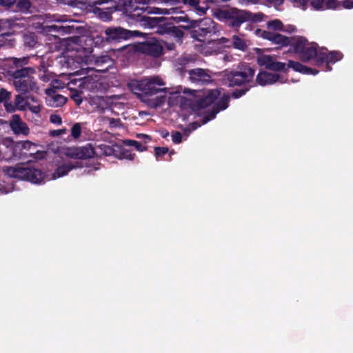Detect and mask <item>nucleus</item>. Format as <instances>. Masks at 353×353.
<instances>
[{
	"instance_id": "20e7f679",
	"label": "nucleus",
	"mask_w": 353,
	"mask_h": 353,
	"mask_svg": "<svg viewBox=\"0 0 353 353\" xmlns=\"http://www.w3.org/2000/svg\"><path fill=\"white\" fill-rule=\"evenodd\" d=\"M213 17L226 26L239 31L241 26L246 22L257 23L263 20L264 14L261 12L252 13L245 10L234 7L216 8Z\"/></svg>"
},
{
	"instance_id": "bb28decb",
	"label": "nucleus",
	"mask_w": 353,
	"mask_h": 353,
	"mask_svg": "<svg viewBox=\"0 0 353 353\" xmlns=\"http://www.w3.org/2000/svg\"><path fill=\"white\" fill-rule=\"evenodd\" d=\"M96 150V157H101V156H110L113 154L114 150L112 146L108 145L106 144H100L94 148Z\"/></svg>"
},
{
	"instance_id": "864d4df0",
	"label": "nucleus",
	"mask_w": 353,
	"mask_h": 353,
	"mask_svg": "<svg viewBox=\"0 0 353 353\" xmlns=\"http://www.w3.org/2000/svg\"><path fill=\"white\" fill-rule=\"evenodd\" d=\"M172 139L174 143H180L182 141L181 133L179 131L173 132L172 134Z\"/></svg>"
},
{
	"instance_id": "09e8293b",
	"label": "nucleus",
	"mask_w": 353,
	"mask_h": 353,
	"mask_svg": "<svg viewBox=\"0 0 353 353\" xmlns=\"http://www.w3.org/2000/svg\"><path fill=\"white\" fill-rule=\"evenodd\" d=\"M109 122V126L111 128L119 127L121 125V121L119 119L114 118H105Z\"/></svg>"
},
{
	"instance_id": "473e14b6",
	"label": "nucleus",
	"mask_w": 353,
	"mask_h": 353,
	"mask_svg": "<svg viewBox=\"0 0 353 353\" xmlns=\"http://www.w3.org/2000/svg\"><path fill=\"white\" fill-rule=\"evenodd\" d=\"M267 28L266 31L276 32L283 30V25L281 20L274 19L267 23Z\"/></svg>"
},
{
	"instance_id": "5fc2aeb1",
	"label": "nucleus",
	"mask_w": 353,
	"mask_h": 353,
	"mask_svg": "<svg viewBox=\"0 0 353 353\" xmlns=\"http://www.w3.org/2000/svg\"><path fill=\"white\" fill-rule=\"evenodd\" d=\"M121 155L123 156V158L129 160H133L135 157V154L132 153L130 151L125 149L122 150Z\"/></svg>"
},
{
	"instance_id": "7ed1b4c3",
	"label": "nucleus",
	"mask_w": 353,
	"mask_h": 353,
	"mask_svg": "<svg viewBox=\"0 0 353 353\" xmlns=\"http://www.w3.org/2000/svg\"><path fill=\"white\" fill-rule=\"evenodd\" d=\"M186 30H190V37L201 42L217 46H228L230 40L225 37L218 38L221 32V26L210 18L201 20H193L190 25L183 26Z\"/></svg>"
},
{
	"instance_id": "4be33fe9",
	"label": "nucleus",
	"mask_w": 353,
	"mask_h": 353,
	"mask_svg": "<svg viewBox=\"0 0 353 353\" xmlns=\"http://www.w3.org/2000/svg\"><path fill=\"white\" fill-rule=\"evenodd\" d=\"M129 16L135 21L142 23L143 25L152 26L151 21H153L154 19L147 16L144 8H135L130 12Z\"/></svg>"
},
{
	"instance_id": "6e6d98bb",
	"label": "nucleus",
	"mask_w": 353,
	"mask_h": 353,
	"mask_svg": "<svg viewBox=\"0 0 353 353\" xmlns=\"http://www.w3.org/2000/svg\"><path fill=\"white\" fill-rule=\"evenodd\" d=\"M174 20L176 23L186 22L188 23L187 25H190V22L193 21V20H190V18L188 17V16L186 14L185 16L176 17L174 19Z\"/></svg>"
},
{
	"instance_id": "ea45409f",
	"label": "nucleus",
	"mask_w": 353,
	"mask_h": 353,
	"mask_svg": "<svg viewBox=\"0 0 353 353\" xmlns=\"http://www.w3.org/2000/svg\"><path fill=\"white\" fill-rule=\"evenodd\" d=\"M341 8V1L337 0H325V10L327 9H340Z\"/></svg>"
},
{
	"instance_id": "c756f323",
	"label": "nucleus",
	"mask_w": 353,
	"mask_h": 353,
	"mask_svg": "<svg viewBox=\"0 0 353 353\" xmlns=\"http://www.w3.org/2000/svg\"><path fill=\"white\" fill-rule=\"evenodd\" d=\"M216 102H214L213 105L219 111L225 110L228 105L230 102V96L228 94H223L219 100H216Z\"/></svg>"
},
{
	"instance_id": "a211bd4d",
	"label": "nucleus",
	"mask_w": 353,
	"mask_h": 353,
	"mask_svg": "<svg viewBox=\"0 0 353 353\" xmlns=\"http://www.w3.org/2000/svg\"><path fill=\"white\" fill-rule=\"evenodd\" d=\"M46 94L48 96L47 103L49 106L58 108L61 107L67 102L66 97L61 94H56L54 88H50L46 90Z\"/></svg>"
},
{
	"instance_id": "e2e57ef3",
	"label": "nucleus",
	"mask_w": 353,
	"mask_h": 353,
	"mask_svg": "<svg viewBox=\"0 0 353 353\" xmlns=\"http://www.w3.org/2000/svg\"><path fill=\"white\" fill-rule=\"evenodd\" d=\"M268 3L273 5L274 6H279L282 5L284 0H265Z\"/></svg>"
},
{
	"instance_id": "4d7b16f0",
	"label": "nucleus",
	"mask_w": 353,
	"mask_h": 353,
	"mask_svg": "<svg viewBox=\"0 0 353 353\" xmlns=\"http://www.w3.org/2000/svg\"><path fill=\"white\" fill-rule=\"evenodd\" d=\"M39 79L43 82L47 83L50 80L51 75L47 70H45L42 74H39Z\"/></svg>"
},
{
	"instance_id": "393cba45",
	"label": "nucleus",
	"mask_w": 353,
	"mask_h": 353,
	"mask_svg": "<svg viewBox=\"0 0 353 353\" xmlns=\"http://www.w3.org/2000/svg\"><path fill=\"white\" fill-rule=\"evenodd\" d=\"M37 35L34 32L26 33L23 36V42L25 47L32 49L38 44Z\"/></svg>"
},
{
	"instance_id": "f8f14e48",
	"label": "nucleus",
	"mask_w": 353,
	"mask_h": 353,
	"mask_svg": "<svg viewBox=\"0 0 353 353\" xmlns=\"http://www.w3.org/2000/svg\"><path fill=\"white\" fill-rule=\"evenodd\" d=\"M139 52L154 58L162 55L163 48L161 43L154 39L140 43L137 47Z\"/></svg>"
},
{
	"instance_id": "de8ad7c7",
	"label": "nucleus",
	"mask_w": 353,
	"mask_h": 353,
	"mask_svg": "<svg viewBox=\"0 0 353 353\" xmlns=\"http://www.w3.org/2000/svg\"><path fill=\"white\" fill-rule=\"evenodd\" d=\"M294 6L297 8H300L302 10L307 8V5L309 3V0H290Z\"/></svg>"
},
{
	"instance_id": "37998d69",
	"label": "nucleus",
	"mask_w": 353,
	"mask_h": 353,
	"mask_svg": "<svg viewBox=\"0 0 353 353\" xmlns=\"http://www.w3.org/2000/svg\"><path fill=\"white\" fill-rule=\"evenodd\" d=\"M16 3L17 0H1L0 1V6L13 11Z\"/></svg>"
},
{
	"instance_id": "f3484780",
	"label": "nucleus",
	"mask_w": 353,
	"mask_h": 353,
	"mask_svg": "<svg viewBox=\"0 0 353 353\" xmlns=\"http://www.w3.org/2000/svg\"><path fill=\"white\" fill-rule=\"evenodd\" d=\"M10 127L15 134L28 135L30 129L19 114H13L10 121Z\"/></svg>"
},
{
	"instance_id": "e433bc0d",
	"label": "nucleus",
	"mask_w": 353,
	"mask_h": 353,
	"mask_svg": "<svg viewBox=\"0 0 353 353\" xmlns=\"http://www.w3.org/2000/svg\"><path fill=\"white\" fill-rule=\"evenodd\" d=\"M81 94V91H79L77 89L70 88V97L78 105H79L83 101Z\"/></svg>"
},
{
	"instance_id": "ddd939ff",
	"label": "nucleus",
	"mask_w": 353,
	"mask_h": 353,
	"mask_svg": "<svg viewBox=\"0 0 353 353\" xmlns=\"http://www.w3.org/2000/svg\"><path fill=\"white\" fill-rule=\"evenodd\" d=\"M221 92L216 89L210 90L208 92L196 100L194 107L196 110L204 109L211 105H214V102L220 97Z\"/></svg>"
},
{
	"instance_id": "69168bd1",
	"label": "nucleus",
	"mask_w": 353,
	"mask_h": 353,
	"mask_svg": "<svg viewBox=\"0 0 353 353\" xmlns=\"http://www.w3.org/2000/svg\"><path fill=\"white\" fill-rule=\"evenodd\" d=\"M160 134L163 138L165 139L169 136V132L167 130L163 129L160 131Z\"/></svg>"
},
{
	"instance_id": "f03ea898",
	"label": "nucleus",
	"mask_w": 353,
	"mask_h": 353,
	"mask_svg": "<svg viewBox=\"0 0 353 353\" xmlns=\"http://www.w3.org/2000/svg\"><path fill=\"white\" fill-rule=\"evenodd\" d=\"M254 67L245 62L239 63L235 68L223 71V83L229 88L239 87L231 92V97L239 99L244 96L254 85Z\"/></svg>"
},
{
	"instance_id": "a878e982",
	"label": "nucleus",
	"mask_w": 353,
	"mask_h": 353,
	"mask_svg": "<svg viewBox=\"0 0 353 353\" xmlns=\"http://www.w3.org/2000/svg\"><path fill=\"white\" fill-rule=\"evenodd\" d=\"M6 171V169L4 170ZM12 177L8 176L7 173H6V175L1 176H0V192L1 193H8L10 192L12 189V185L10 182V180Z\"/></svg>"
},
{
	"instance_id": "cd10ccee",
	"label": "nucleus",
	"mask_w": 353,
	"mask_h": 353,
	"mask_svg": "<svg viewBox=\"0 0 353 353\" xmlns=\"http://www.w3.org/2000/svg\"><path fill=\"white\" fill-rule=\"evenodd\" d=\"M188 6L192 8L199 15L205 14L208 7H202L199 6L200 0H187Z\"/></svg>"
},
{
	"instance_id": "58836bf2",
	"label": "nucleus",
	"mask_w": 353,
	"mask_h": 353,
	"mask_svg": "<svg viewBox=\"0 0 353 353\" xmlns=\"http://www.w3.org/2000/svg\"><path fill=\"white\" fill-rule=\"evenodd\" d=\"M81 123H75L71 128V136L74 139H78L81 134Z\"/></svg>"
},
{
	"instance_id": "bf43d9fd",
	"label": "nucleus",
	"mask_w": 353,
	"mask_h": 353,
	"mask_svg": "<svg viewBox=\"0 0 353 353\" xmlns=\"http://www.w3.org/2000/svg\"><path fill=\"white\" fill-rule=\"evenodd\" d=\"M165 2L170 3V5H173V6H177L181 3L188 6L187 0H166Z\"/></svg>"
},
{
	"instance_id": "39448f33",
	"label": "nucleus",
	"mask_w": 353,
	"mask_h": 353,
	"mask_svg": "<svg viewBox=\"0 0 353 353\" xmlns=\"http://www.w3.org/2000/svg\"><path fill=\"white\" fill-rule=\"evenodd\" d=\"M289 52L298 54L303 62H307L316 55L318 44L309 43L307 39L302 36L290 37Z\"/></svg>"
},
{
	"instance_id": "13d9d810",
	"label": "nucleus",
	"mask_w": 353,
	"mask_h": 353,
	"mask_svg": "<svg viewBox=\"0 0 353 353\" xmlns=\"http://www.w3.org/2000/svg\"><path fill=\"white\" fill-rule=\"evenodd\" d=\"M66 131H67V130L65 128L59 129V130H51L50 132V134L52 137H57V136H59L61 134H65L66 132Z\"/></svg>"
},
{
	"instance_id": "052dcab7",
	"label": "nucleus",
	"mask_w": 353,
	"mask_h": 353,
	"mask_svg": "<svg viewBox=\"0 0 353 353\" xmlns=\"http://www.w3.org/2000/svg\"><path fill=\"white\" fill-rule=\"evenodd\" d=\"M346 9L353 8V0H344L341 1V8Z\"/></svg>"
},
{
	"instance_id": "680f3d73",
	"label": "nucleus",
	"mask_w": 353,
	"mask_h": 353,
	"mask_svg": "<svg viewBox=\"0 0 353 353\" xmlns=\"http://www.w3.org/2000/svg\"><path fill=\"white\" fill-rule=\"evenodd\" d=\"M136 137L139 139H142L145 143H148L152 139L150 136L145 134H137Z\"/></svg>"
},
{
	"instance_id": "4c0bfd02",
	"label": "nucleus",
	"mask_w": 353,
	"mask_h": 353,
	"mask_svg": "<svg viewBox=\"0 0 353 353\" xmlns=\"http://www.w3.org/2000/svg\"><path fill=\"white\" fill-rule=\"evenodd\" d=\"M219 112L215 107L212 105V110L206 113V114L202 118L201 124H205L208 121L216 117V115Z\"/></svg>"
},
{
	"instance_id": "0eeeda50",
	"label": "nucleus",
	"mask_w": 353,
	"mask_h": 353,
	"mask_svg": "<svg viewBox=\"0 0 353 353\" xmlns=\"http://www.w3.org/2000/svg\"><path fill=\"white\" fill-rule=\"evenodd\" d=\"M6 172L8 176L30 181L35 184L41 183L46 176L45 173L40 169L32 167H7Z\"/></svg>"
},
{
	"instance_id": "c85d7f7f",
	"label": "nucleus",
	"mask_w": 353,
	"mask_h": 353,
	"mask_svg": "<svg viewBox=\"0 0 353 353\" xmlns=\"http://www.w3.org/2000/svg\"><path fill=\"white\" fill-rule=\"evenodd\" d=\"M31 6L30 0H19L14 6V12H27Z\"/></svg>"
},
{
	"instance_id": "338daca9",
	"label": "nucleus",
	"mask_w": 353,
	"mask_h": 353,
	"mask_svg": "<svg viewBox=\"0 0 353 353\" xmlns=\"http://www.w3.org/2000/svg\"><path fill=\"white\" fill-rule=\"evenodd\" d=\"M94 42L95 44H99L100 43H105L103 40H102V35L101 37H97L94 39Z\"/></svg>"
},
{
	"instance_id": "b1692460",
	"label": "nucleus",
	"mask_w": 353,
	"mask_h": 353,
	"mask_svg": "<svg viewBox=\"0 0 353 353\" xmlns=\"http://www.w3.org/2000/svg\"><path fill=\"white\" fill-rule=\"evenodd\" d=\"M79 164L80 163L79 162H77L74 164L68 163L59 165L53 172L52 178L55 179L67 175L72 169L81 167V165Z\"/></svg>"
},
{
	"instance_id": "774afa93",
	"label": "nucleus",
	"mask_w": 353,
	"mask_h": 353,
	"mask_svg": "<svg viewBox=\"0 0 353 353\" xmlns=\"http://www.w3.org/2000/svg\"><path fill=\"white\" fill-rule=\"evenodd\" d=\"M109 3V1L108 0H97V1H95V3L96 4H101V3Z\"/></svg>"
},
{
	"instance_id": "2eb2a0df",
	"label": "nucleus",
	"mask_w": 353,
	"mask_h": 353,
	"mask_svg": "<svg viewBox=\"0 0 353 353\" xmlns=\"http://www.w3.org/2000/svg\"><path fill=\"white\" fill-rule=\"evenodd\" d=\"M190 80L194 83L207 85L212 81L211 76L202 68H196L188 71Z\"/></svg>"
},
{
	"instance_id": "7c9ffc66",
	"label": "nucleus",
	"mask_w": 353,
	"mask_h": 353,
	"mask_svg": "<svg viewBox=\"0 0 353 353\" xmlns=\"http://www.w3.org/2000/svg\"><path fill=\"white\" fill-rule=\"evenodd\" d=\"M49 29L50 30L60 33L61 34H70V33H72L73 30H74L73 26H63V25H61V26L52 25V26H49Z\"/></svg>"
},
{
	"instance_id": "f257e3e1",
	"label": "nucleus",
	"mask_w": 353,
	"mask_h": 353,
	"mask_svg": "<svg viewBox=\"0 0 353 353\" xmlns=\"http://www.w3.org/2000/svg\"><path fill=\"white\" fill-rule=\"evenodd\" d=\"M30 57H10L0 60V70L5 79L12 82L16 91L21 94L37 92L39 87L34 75L36 68L29 65Z\"/></svg>"
},
{
	"instance_id": "0e129e2a",
	"label": "nucleus",
	"mask_w": 353,
	"mask_h": 353,
	"mask_svg": "<svg viewBox=\"0 0 353 353\" xmlns=\"http://www.w3.org/2000/svg\"><path fill=\"white\" fill-rule=\"evenodd\" d=\"M284 30L287 31V32H288L290 33H292V32H294L296 30V27L294 26L290 25Z\"/></svg>"
},
{
	"instance_id": "c03bdc74",
	"label": "nucleus",
	"mask_w": 353,
	"mask_h": 353,
	"mask_svg": "<svg viewBox=\"0 0 353 353\" xmlns=\"http://www.w3.org/2000/svg\"><path fill=\"white\" fill-rule=\"evenodd\" d=\"M22 95L23 94L20 93V94L16 95L14 98V104L17 109L20 110H22L25 108L24 97Z\"/></svg>"
},
{
	"instance_id": "6ab92c4d",
	"label": "nucleus",
	"mask_w": 353,
	"mask_h": 353,
	"mask_svg": "<svg viewBox=\"0 0 353 353\" xmlns=\"http://www.w3.org/2000/svg\"><path fill=\"white\" fill-rule=\"evenodd\" d=\"M183 26H175L171 23H165L160 27V32L170 34L179 41H181L184 36L183 29L186 30Z\"/></svg>"
},
{
	"instance_id": "2f4dec72",
	"label": "nucleus",
	"mask_w": 353,
	"mask_h": 353,
	"mask_svg": "<svg viewBox=\"0 0 353 353\" xmlns=\"http://www.w3.org/2000/svg\"><path fill=\"white\" fill-rule=\"evenodd\" d=\"M232 46L235 49L245 51L248 46L245 40L237 35H234L232 39Z\"/></svg>"
},
{
	"instance_id": "f704fd0d",
	"label": "nucleus",
	"mask_w": 353,
	"mask_h": 353,
	"mask_svg": "<svg viewBox=\"0 0 353 353\" xmlns=\"http://www.w3.org/2000/svg\"><path fill=\"white\" fill-rule=\"evenodd\" d=\"M112 59L108 55L101 56L97 57V59H96V65L97 66H103L105 64H108L105 69H101V70H108V67L112 65Z\"/></svg>"
},
{
	"instance_id": "412c9836",
	"label": "nucleus",
	"mask_w": 353,
	"mask_h": 353,
	"mask_svg": "<svg viewBox=\"0 0 353 353\" xmlns=\"http://www.w3.org/2000/svg\"><path fill=\"white\" fill-rule=\"evenodd\" d=\"M14 23L12 20H0V46L5 45L4 39L11 37L13 32L11 31Z\"/></svg>"
},
{
	"instance_id": "79ce46f5",
	"label": "nucleus",
	"mask_w": 353,
	"mask_h": 353,
	"mask_svg": "<svg viewBox=\"0 0 353 353\" xmlns=\"http://www.w3.org/2000/svg\"><path fill=\"white\" fill-rule=\"evenodd\" d=\"M12 94L6 88L0 89V103L2 102L9 101L11 99Z\"/></svg>"
},
{
	"instance_id": "3c124183",
	"label": "nucleus",
	"mask_w": 353,
	"mask_h": 353,
	"mask_svg": "<svg viewBox=\"0 0 353 353\" xmlns=\"http://www.w3.org/2000/svg\"><path fill=\"white\" fill-rule=\"evenodd\" d=\"M50 121L56 125H61L62 123V119L60 115L53 114L50 116Z\"/></svg>"
},
{
	"instance_id": "9d476101",
	"label": "nucleus",
	"mask_w": 353,
	"mask_h": 353,
	"mask_svg": "<svg viewBox=\"0 0 353 353\" xmlns=\"http://www.w3.org/2000/svg\"><path fill=\"white\" fill-rule=\"evenodd\" d=\"M343 57V54L339 51H331L326 52L323 50L321 51L316 50V55H315V64L320 67L323 64L325 65V70L330 71L332 67L330 65V63H335L336 61L341 60Z\"/></svg>"
},
{
	"instance_id": "9b49d317",
	"label": "nucleus",
	"mask_w": 353,
	"mask_h": 353,
	"mask_svg": "<svg viewBox=\"0 0 353 353\" xmlns=\"http://www.w3.org/2000/svg\"><path fill=\"white\" fill-rule=\"evenodd\" d=\"M96 150L91 143L84 146L68 148L65 155L73 159H88L95 157Z\"/></svg>"
},
{
	"instance_id": "8fccbe9b",
	"label": "nucleus",
	"mask_w": 353,
	"mask_h": 353,
	"mask_svg": "<svg viewBox=\"0 0 353 353\" xmlns=\"http://www.w3.org/2000/svg\"><path fill=\"white\" fill-rule=\"evenodd\" d=\"M4 107H5L6 110L8 112H10V113L14 112L17 109L15 104H13L10 100L9 101H6L4 103Z\"/></svg>"
},
{
	"instance_id": "5701e85b",
	"label": "nucleus",
	"mask_w": 353,
	"mask_h": 353,
	"mask_svg": "<svg viewBox=\"0 0 353 353\" xmlns=\"http://www.w3.org/2000/svg\"><path fill=\"white\" fill-rule=\"evenodd\" d=\"M286 68H292L294 71L299 72L303 74H313L316 75L319 73V70L316 69H314L307 66H305L301 63L300 62L294 61L292 60H289L288 65Z\"/></svg>"
},
{
	"instance_id": "dca6fc26",
	"label": "nucleus",
	"mask_w": 353,
	"mask_h": 353,
	"mask_svg": "<svg viewBox=\"0 0 353 353\" xmlns=\"http://www.w3.org/2000/svg\"><path fill=\"white\" fill-rule=\"evenodd\" d=\"M283 77L279 74H273L267 71H260L256 77V82L262 86L272 85L277 81L283 83Z\"/></svg>"
},
{
	"instance_id": "603ef678",
	"label": "nucleus",
	"mask_w": 353,
	"mask_h": 353,
	"mask_svg": "<svg viewBox=\"0 0 353 353\" xmlns=\"http://www.w3.org/2000/svg\"><path fill=\"white\" fill-rule=\"evenodd\" d=\"M28 108L34 114H39L41 111V105L39 104L31 105L28 102L25 103Z\"/></svg>"
},
{
	"instance_id": "49530a36",
	"label": "nucleus",
	"mask_w": 353,
	"mask_h": 353,
	"mask_svg": "<svg viewBox=\"0 0 353 353\" xmlns=\"http://www.w3.org/2000/svg\"><path fill=\"white\" fill-rule=\"evenodd\" d=\"M32 145H34V144L30 141H20L17 143L16 148L20 147L24 150H30Z\"/></svg>"
},
{
	"instance_id": "423d86ee",
	"label": "nucleus",
	"mask_w": 353,
	"mask_h": 353,
	"mask_svg": "<svg viewBox=\"0 0 353 353\" xmlns=\"http://www.w3.org/2000/svg\"><path fill=\"white\" fill-rule=\"evenodd\" d=\"M165 85L159 77L145 78L140 81H132L129 84L131 90L137 94H143L152 96L160 92H165L166 88H159L157 86Z\"/></svg>"
},
{
	"instance_id": "c9c22d12",
	"label": "nucleus",
	"mask_w": 353,
	"mask_h": 353,
	"mask_svg": "<svg viewBox=\"0 0 353 353\" xmlns=\"http://www.w3.org/2000/svg\"><path fill=\"white\" fill-rule=\"evenodd\" d=\"M124 143L125 145L134 147L136 150L139 152L145 151L147 150L145 145H143L141 143L135 140L126 139L124 141Z\"/></svg>"
},
{
	"instance_id": "aec40b11",
	"label": "nucleus",
	"mask_w": 353,
	"mask_h": 353,
	"mask_svg": "<svg viewBox=\"0 0 353 353\" xmlns=\"http://www.w3.org/2000/svg\"><path fill=\"white\" fill-rule=\"evenodd\" d=\"M111 6L103 7V8H97L96 7L94 9V14L99 18L100 19L104 21H108L112 20V14L117 10V6L112 1H110Z\"/></svg>"
},
{
	"instance_id": "a18cd8bd",
	"label": "nucleus",
	"mask_w": 353,
	"mask_h": 353,
	"mask_svg": "<svg viewBox=\"0 0 353 353\" xmlns=\"http://www.w3.org/2000/svg\"><path fill=\"white\" fill-rule=\"evenodd\" d=\"M169 152L167 147H156L154 148V154L157 159L163 157Z\"/></svg>"
},
{
	"instance_id": "6e6552de",
	"label": "nucleus",
	"mask_w": 353,
	"mask_h": 353,
	"mask_svg": "<svg viewBox=\"0 0 353 353\" xmlns=\"http://www.w3.org/2000/svg\"><path fill=\"white\" fill-rule=\"evenodd\" d=\"M102 40L106 43L116 44L128 40L141 34L139 31H131L121 26H105L103 28Z\"/></svg>"
},
{
	"instance_id": "a19ab883",
	"label": "nucleus",
	"mask_w": 353,
	"mask_h": 353,
	"mask_svg": "<svg viewBox=\"0 0 353 353\" xmlns=\"http://www.w3.org/2000/svg\"><path fill=\"white\" fill-rule=\"evenodd\" d=\"M309 3L315 10H325V0H309Z\"/></svg>"
},
{
	"instance_id": "4468645a",
	"label": "nucleus",
	"mask_w": 353,
	"mask_h": 353,
	"mask_svg": "<svg viewBox=\"0 0 353 353\" xmlns=\"http://www.w3.org/2000/svg\"><path fill=\"white\" fill-rule=\"evenodd\" d=\"M261 37L272 42L276 46V48H282L289 46L290 37L271 31H263Z\"/></svg>"
},
{
	"instance_id": "72a5a7b5",
	"label": "nucleus",
	"mask_w": 353,
	"mask_h": 353,
	"mask_svg": "<svg viewBox=\"0 0 353 353\" xmlns=\"http://www.w3.org/2000/svg\"><path fill=\"white\" fill-rule=\"evenodd\" d=\"M194 59L191 55L185 54L178 59L177 63L181 66V69L183 70L188 66L190 63H194Z\"/></svg>"
},
{
	"instance_id": "1a4fd4ad",
	"label": "nucleus",
	"mask_w": 353,
	"mask_h": 353,
	"mask_svg": "<svg viewBox=\"0 0 353 353\" xmlns=\"http://www.w3.org/2000/svg\"><path fill=\"white\" fill-rule=\"evenodd\" d=\"M256 63L259 66L272 71L288 72L285 63L277 61L274 55L265 54L260 49H257Z\"/></svg>"
}]
</instances>
